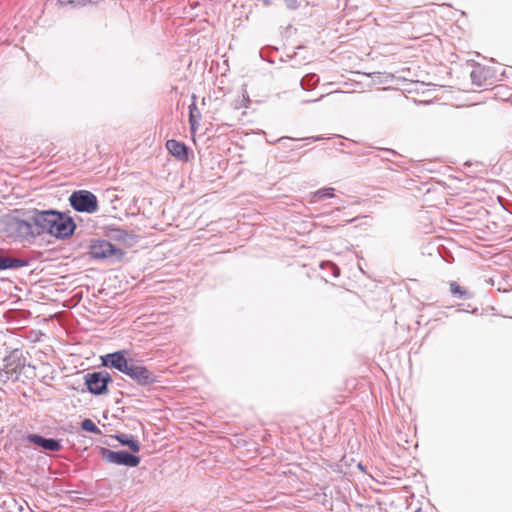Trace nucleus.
Masks as SVG:
<instances>
[{
    "mask_svg": "<svg viewBox=\"0 0 512 512\" xmlns=\"http://www.w3.org/2000/svg\"><path fill=\"white\" fill-rule=\"evenodd\" d=\"M124 374L141 386H147L156 382L155 374L133 359L129 363Z\"/></svg>",
    "mask_w": 512,
    "mask_h": 512,
    "instance_id": "obj_6",
    "label": "nucleus"
},
{
    "mask_svg": "<svg viewBox=\"0 0 512 512\" xmlns=\"http://www.w3.org/2000/svg\"><path fill=\"white\" fill-rule=\"evenodd\" d=\"M319 82V77L314 73L306 74L300 81V85L304 90L314 89Z\"/></svg>",
    "mask_w": 512,
    "mask_h": 512,
    "instance_id": "obj_14",
    "label": "nucleus"
},
{
    "mask_svg": "<svg viewBox=\"0 0 512 512\" xmlns=\"http://www.w3.org/2000/svg\"><path fill=\"white\" fill-rule=\"evenodd\" d=\"M190 111H189V122H190V126H191V129L194 131L196 129V127L198 126V120L196 119V114L195 112H197L199 114V112L197 111V108H196V105L194 103H192L189 107Z\"/></svg>",
    "mask_w": 512,
    "mask_h": 512,
    "instance_id": "obj_20",
    "label": "nucleus"
},
{
    "mask_svg": "<svg viewBox=\"0 0 512 512\" xmlns=\"http://www.w3.org/2000/svg\"><path fill=\"white\" fill-rule=\"evenodd\" d=\"M81 428L85 431L91 432L96 435L101 434V430L95 425V423L91 419L83 420L81 423Z\"/></svg>",
    "mask_w": 512,
    "mask_h": 512,
    "instance_id": "obj_18",
    "label": "nucleus"
},
{
    "mask_svg": "<svg viewBox=\"0 0 512 512\" xmlns=\"http://www.w3.org/2000/svg\"><path fill=\"white\" fill-rule=\"evenodd\" d=\"M69 202L71 207L78 212L91 214L98 209L97 197L87 190L74 191L69 197Z\"/></svg>",
    "mask_w": 512,
    "mask_h": 512,
    "instance_id": "obj_3",
    "label": "nucleus"
},
{
    "mask_svg": "<svg viewBox=\"0 0 512 512\" xmlns=\"http://www.w3.org/2000/svg\"><path fill=\"white\" fill-rule=\"evenodd\" d=\"M506 148L512 153V136L508 138Z\"/></svg>",
    "mask_w": 512,
    "mask_h": 512,
    "instance_id": "obj_22",
    "label": "nucleus"
},
{
    "mask_svg": "<svg viewBox=\"0 0 512 512\" xmlns=\"http://www.w3.org/2000/svg\"><path fill=\"white\" fill-rule=\"evenodd\" d=\"M310 139L313 140V141H321L324 138L322 136H315V137H311Z\"/></svg>",
    "mask_w": 512,
    "mask_h": 512,
    "instance_id": "obj_24",
    "label": "nucleus"
},
{
    "mask_svg": "<svg viewBox=\"0 0 512 512\" xmlns=\"http://www.w3.org/2000/svg\"><path fill=\"white\" fill-rule=\"evenodd\" d=\"M27 440L47 451L58 452L62 449L61 440L45 438L38 434H29Z\"/></svg>",
    "mask_w": 512,
    "mask_h": 512,
    "instance_id": "obj_10",
    "label": "nucleus"
},
{
    "mask_svg": "<svg viewBox=\"0 0 512 512\" xmlns=\"http://www.w3.org/2000/svg\"><path fill=\"white\" fill-rule=\"evenodd\" d=\"M483 72L484 69L480 66H477L470 73L471 81L477 87H481L483 84V81L485 79V77L483 76Z\"/></svg>",
    "mask_w": 512,
    "mask_h": 512,
    "instance_id": "obj_16",
    "label": "nucleus"
},
{
    "mask_svg": "<svg viewBox=\"0 0 512 512\" xmlns=\"http://www.w3.org/2000/svg\"><path fill=\"white\" fill-rule=\"evenodd\" d=\"M383 152L391 155V156H396L397 155V152L392 150V149H381Z\"/></svg>",
    "mask_w": 512,
    "mask_h": 512,
    "instance_id": "obj_23",
    "label": "nucleus"
},
{
    "mask_svg": "<svg viewBox=\"0 0 512 512\" xmlns=\"http://www.w3.org/2000/svg\"><path fill=\"white\" fill-rule=\"evenodd\" d=\"M84 380L88 391L94 395L106 394L108 384L112 382L111 375L106 370L87 373Z\"/></svg>",
    "mask_w": 512,
    "mask_h": 512,
    "instance_id": "obj_5",
    "label": "nucleus"
},
{
    "mask_svg": "<svg viewBox=\"0 0 512 512\" xmlns=\"http://www.w3.org/2000/svg\"><path fill=\"white\" fill-rule=\"evenodd\" d=\"M29 264L28 260L8 257V256H0V271L8 270V269H18L21 267H25Z\"/></svg>",
    "mask_w": 512,
    "mask_h": 512,
    "instance_id": "obj_12",
    "label": "nucleus"
},
{
    "mask_svg": "<svg viewBox=\"0 0 512 512\" xmlns=\"http://www.w3.org/2000/svg\"><path fill=\"white\" fill-rule=\"evenodd\" d=\"M99 454L106 463L110 464L137 467L140 463V457L126 450L113 451L108 448L101 447Z\"/></svg>",
    "mask_w": 512,
    "mask_h": 512,
    "instance_id": "obj_4",
    "label": "nucleus"
},
{
    "mask_svg": "<svg viewBox=\"0 0 512 512\" xmlns=\"http://www.w3.org/2000/svg\"><path fill=\"white\" fill-rule=\"evenodd\" d=\"M450 292L453 296L459 299H469L471 298V294L463 287L457 284V282L452 281L450 283Z\"/></svg>",
    "mask_w": 512,
    "mask_h": 512,
    "instance_id": "obj_15",
    "label": "nucleus"
},
{
    "mask_svg": "<svg viewBox=\"0 0 512 512\" xmlns=\"http://www.w3.org/2000/svg\"><path fill=\"white\" fill-rule=\"evenodd\" d=\"M115 438L122 445L128 446L132 452L137 453L140 451V443L132 435L118 434Z\"/></svg>",
    "mask_w": 512,
    "mask_h": 512,
    "instance_id": "obj_13",
    "label": "nucleus"
},
{
    "mask_svg": "<svg viewBox=\"0 0 512 512\" xmlns=\"http://www.w3.org/2000/svg\"><path fill=\"white\" fill-rule=\"evenodd\" d=\"M88 253L94 260H105L110 263L119 262L124 256V252L120 248L104 239H92Z\"/></svg>",
    "mask_w": 512,
    "mask_h": 512,
    "instance_id": "obj_1",
    "label": "nucleus"
},
{
    "mask_svg": "<svg viewBox=\"0 0 512 512\" xmlns=\"http://www.w3.org/2000/svg\"><path fill=\"white\" fill-rule=\"evenodd\" d=\"M320 268L322 269H328V271L330 272V274L333 276V277H338L339 274H340V269L338 268L337 265H335L334 263L332 262H322L320 264Z\"/></svg>",
    "mask_w": 512,
    "mask_h": 512,
    "instance_id": "obj_19",
    "label": "nucleus"
},
{
    "mask_svg": "<svg viewBox=\"0 0 512 512\" xmlns=\"http://www.w3.org/2000/svg\"><path fill=\"white\" fill-rule=\"evenodd\" d=\"M356 218L348 220L346 223H352Z\"/></svg>",
    "mask_w": 512,
    "mask_h": 512,
    "instance_id": "obj_25",
    "label": "nucleus"
},
{
    "mask_svg": "<svg viewBox=\"0 0 512 512\" xmlns=\"http://www.w3.org/2000/svg\"><path fill=\"white\" fill-rule=\"evenodd\" d=\"M166 148L170 154L180 161L188 160V147L180 141L170 139L166 142Z\"/></svg>",
    "mask_w": 512,
    "mask_h": 512,
    "instance_id": "obj_11",
    "label": "nucleus"
},
{
    "mask_svg": "<svg viewBox=\"0 0 512 512\" xmlns=\"http://www.w3.org/2000/svg\"><path fill=\"white\" fill-rule=\"evenodd\" d=\"M285 4L289 9H292V10L299 7L298 0H285Z\"/></svg>",
    "mask_w": 512,
    "mask_h": 512,
    "instance_id": "obj_21",
    "label": "nucleus"
},
{
    "mask_svg": "<svg viewBox=\"0 0 512 512\" xmlns=\"http://www.w3.org/2000/svg\"><path fill=\"white\" fill-rule=\"evenodd\" d=\"M126 350H120L113 353L106 354L101 357L102 365L105 367L114 368L122 373L125 372L129 363L131 362V358L127 359L125 354Z\"/></svg>",
    "mask_w": 512,
    "mask_h": 512,
    "instance_id": "obj_9",
    "label": "nucleus"
},
{
    "mask_svg": "<svg viewBox=\"0 0 512 512\" xmlns=\"http://www.w3.org/2000/svg\"><path fill=\"white\" fill-rule=\"evenodd\" d=\"M319 99H320V98H318V99H314L312 102H317ZM306 102L308 103L309 101H306Z\"/></svg>",
    "mask_w": 512,
    "mask_h": 512,
    "instance_id": "obj_26",
    "label": "nucleus"
},
{
    "mask_svg": "<svg viewBox=\"0 0 512 512\" xmlns=\"http://www.w3.org/2000/svg\"><path fill=\"white\" fill-rule=\"evenodd\" d=\"M30 214H31V219L35 225L36 234H38V236H40L44 233H47L48 229L51 228L50 223L52 222L51 219L54 217L53 216L54 210L53 209H49V210L33 209L32 211H30Z\"/></svg>",
    "mask_w": 512,
    "mask_h": 512,
    "instance_id": "obj_8",
    "label": "nucleus"
},
{
    "mask_svg": "<svg viewBox=\"0 0 512 512\" xmlns=\"http://www.w3.org/2000/svg\"><path fill=\"white\" fill-rule=\"evenodd\" d=\"M54 217L51 219L50 223L51 228L48 229L47 234L57 238V239H65L70 237L75 229L76 224L72 217L54 210Z\"/></svg>",
    "mask_w": 512,
    "mask_h": 512,
    "instance_id": "obj_2",
    "label": "nucleus"
},
{
    "mask_svg": "<svg viewBox=\"0 0 512 512\" xmlns=\"http://www.w3.org/2000/svg\"><path fill=\"white\" fill-rule=\"evenodd\" d=\"M10 229L21 240H30L38 237L30 213L27 219H15L11 222Z\"/></svg>",
    "mask_w": 512,
    "mask_h": 512,
    "instance_id": "obj_7",
    "label": "nucleus"
},
{
    "mask_svg": "<svg viewBox=\"0 0 512 512\" xmlns=\"http://www.w3.org/2000/svg\"><path fill=\"white\" fill-rule=\"evenodd\" d=\"M334 191L335 189L333 187H325L318 189L313 193L314 198H332L334 197Z\"/></svg>",
    "mask_w": 512,
    "mask_h": 512,
    "instance_id": "obj_17",
    "label": "nucleus"
}]
</instances>
